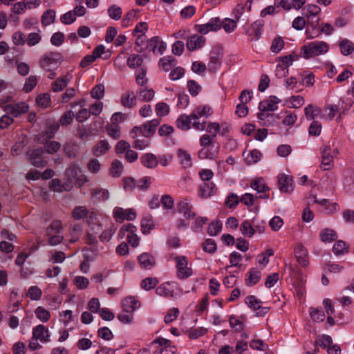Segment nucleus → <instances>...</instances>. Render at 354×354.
Segmentation results:
<instances>
[{
    "instance_id": "f257e3e1",
    "label": "nucleus",
    "mask_w": 354,
    "mask_h": 354,
    "mask_svg": "<svg viewBox=\"0 0 354 354\" xmlns=\"http://www.w3.org/2000/svg\"><path fill=\"white\" fill-rule=\"evenodd\" d=\"M329 45L323 41H315L304 45L301 48V53L305 59H310L314 56H318L327 53Z\"/></svg>"
},
{
    "instance_id": "f03ea898",
    "label": "nucleus",
    "mask_w": 354,
    "mask_h": 354,
    "mask_svg": "<svg viewBox=\"0 0 354 354\" xmlns=\"http://www.w3.org/2000/svg\"><path fill=\"white\" fill-rule=\"evenodd\" d=\"M62 62V56L57 52L46 53L39 61L40 66L47 71H53L57 68Z\"/></svg>"
},
{
    "instance_id": "7ed1b4c3",
    "label": "nucleus",
    "mask_w": 354,
    "mask_h": 354,
    "mask_svg": "<svg viewBox=\"0 0 354 354\" xmlns=\"http://www.w3.org/2000/svg\"><path fill=\"white\" fill-rule=\"evenodd\" d=\"M44 150L42 147L29 149L26 156L31 165L35 167L42 168L46 166L47 161L44 158Z\"/></svg>"
},
{
    "instance_id": "20e7f679",
    "label": "nucleus",
    "mask_w": 354,
    "mask_h": 354,
    "mask_svg": "<svg viewBox=\"0 0 354 354\" xmlns=\"http://www.w3.org/2000/svg\"><path fill=\"white\" fill-rule=\"evenodd\" d=\"M176 263V276L180 279H185L193 274L192 268L188 267V260L185 256H177L174 258Z\"/></svg>"
},
{
    "instance_id": "39448f33",
    "label": "nucleus",
    "mask_w": 354,
    "mask_h": 354,
    "mask_svg": "<svg viewBox=\"0 0 354 354\" xmlns=\"http://www.w3.org/2000/svg\"><path fill=\"white\" fill-rule=\"evenodd\" d=\"M223 55L222 47L216 46L212 48L209 53V62L208 64L209 72H215L217 68L221 65Z\"/></svg>"
},
{
    "instance_id": "423d86ee",
    "label": "nucleus",
    "mask_w": 354,
    "mask_h": 354,
    "mask_svg": "<svg viewBox=\"0 0 354 354\" xmlns=\"http://www.w3.org/2000/svg\"><path fill=\"white\" fill-rule=\"evenodd\" d=\"M222 22L219 17H212L205 24L196 25V30L201 34L206 35L209 32L217 31L221 28Z\"/></svg>"
},
{
    "instance_id": "0eeeda50",
    "label": "nucleus",
    "mask_w": 354,
    "mask_h": 354,
    "mask_svg": "<svg viewBox=\"0 0 354 354\" xmlns=\"http://www.w3.org/2000/svg\"><path fill=\"white\" fill-rule=\"evenodd\" d=\"M3 110L15 118H18L29 110V106L24 102H19L15 104H8L3 106Z\"/></svg>"
},
{
    "instance_id": "6e6552de",
    "label": "nucleus",
    "mask_w": 354,
    "mask_h": 354,
    "mask_svg": "<svg viewBox=\"0 0 354 354\" xmlns=\"http://www.w3.org/2000/svg\"><path fill=\"white\" fill-rule=\"evenodd\" d=\"M331 149L330 146H323L320 149L321 165L320 168L324 171L329 170L333 165V156L330 154Z\"/></svg>"
},
{
    "instance_id": "1a4fd4ad",
    "label": "nucleus",
    "mask_w": 354,
    "mask_h": 354,
    "mask_svg": "<svg viewBox=\"0 0 354 354\" xmlns=\"http://www.w3.org/2000/svg\"><path fill=\"white\" fill-rule=\"evenodd\" d=\"M192 209L193 205L187 198H183L177 203V211L183 214L186 219H193L196 216Z\"/></svg>"
},
{
    "instance_id": "9d476101",
    "label": "nucleus",
    "mask_w": 354,
    "mask_h": 354,
    "mask_svg": "<svg viewBox=\"0 0 354 354\" xmlns=\"http://www.w3.org/2000/svg\"><path fill=\"white\" fill-rule=\"evenodd\" d=\"M278 184L282 193H291L294 189L293 178L285 174L279 176Z\"/></svg>"
},
{
    "instance_id": "9b49d317",
    "label": "nucleus",
    "mask_w": 354,
    "mask_h": 354,
    "mask_svg": "<svg viewBox=\"0 0 354 354\" xmlns=\"http://www.w3.org/2000/svg\"><path fill=\"white\" fill-rule=\"evenodd\" d=\"M167 44L165 41H162L158 36L153 37L148 41L146 46V48H149L154 54L157 52L162 55L166 50Z\"/></svg>"
},
{
    "instance_id": "f8f14e48",
    "label": "nucleus",
    "mask_w": 354,
    "mask_h": 354,
    "mask_svg": "<svg viewBox=\"0 0 354 354\" xmlns=\"http://www.w3.org/2000/svg\"><path fill=\"white\" fill-rule=\"evenodd\" d=\"M217 188L213 182H204L198 186V196L202 198H208L216 193Z\"/></svg>"
},
{
    "instance_id": "ddd939ff",
    "label": "nucleus",
    "mask_w": 354,
    "mask_h": 354,
    "mask_svg": "<svg viewBox=\"0 0 354 354\" xmlns=\"http://www.w3.org/2000/svg\"><path fill=\"white\" fill-rule=\"evenodd\" d=\"M205 38L202 35H193L187 38V48L190 51H194L202 48L205 43Z\"/></svg>"
},
{
    "instance_id": "4468645a",
    "label": "nucleus",
    "mask_w": 354,
    "mask_h": 354,
    "mask_svg": "<svg viewBox=\"0 0 354 354\" xmlns=\"http://www.w3.org/2000/svg\"><path fill=\"white\" fill-rule=\"evenodd\" d=\"M250 187L253 189L256 190L257 193L262 194L259 196H256V198L263 199H267L269 198L270 188L264 183L262 182L261 179L259 178L253 180L250 184Z\"/></svg>"
},
{
    "instance_id": "2eb2a0df",
    "label": "nucleus",
    "mask_w": 354,
    "mask_h": 354,
    "mask_svg": "<svg viewBox=\"0 0 354 354\" xmlns=\"http://www.w3.org/2000/svg\"><path fill=\"white\" fill-rule=\"evenodd\" d=\"M280 100L274 95L270 96L267 100L262 101L259 104V109L262 111H273L277 109V104L279 103Z\"/></svg>"
},
{
    "instance_id": "dca6fc26",
    "label": "nucleus",
    "mask_w": 354,
    "mask_h": 354,
    "mask_svg": "<svg viewBox=\"0 0 354 354\" xmlns=\"http://www.w3.org/2000/svg\"><path fill=\"white\" fill-rule=\"evenodd\" d=\"M219 152V145H217L215 146L212 145L209 148H203L201 149L198 153V157L200 159H215Z\"/></svg>"
},
{
    "instance_id": "f3484780",
    "label": "nucleus",
    "mask_w": 354,
    "mask_h": 354,
    "mask_svg": "<svg viewBox=\"0 0 354 354\" xmlns=\"http://www.w3.org/2000/svg\"><path fill=\"white\" fill-rule=\"evenodd\" d=\"M32 339H39L41 342H49L48 329L42 324H39L32 329Z\"/></svg>"
},
{
    "instance_id": "a211bd4d",
    "label": "nucleus",
    "mask_w": 354,
    "mask_h": 354,
    "mask_svg": "<svg viewBox=\"0 0 354 354\" xmlns=\"http://www.w3.org/2000/svg\"><path fill=\"white\" fill-rule=\"evenodd\" d=\"M295 256L297 262L302 266H306L308 264V254L306 248L299 244L295 248Z\"/></svg>"
},
{
    "instance_id": "6ab92c4d",
    "label": "nucleus",
    "mask_w": 354,
    "mask_h": 354,
    "mask_svg": "<svg viewBox=\"0 0 354 354\" xmlns=\"http://www.w3.org/2000/svg\"><path fill=\"white\" fill-rule=\"evenodd\" d=\"M140 305L139 301L132 296L124 298L122 301L123 311L127 313H132Z\"/></svg>"
},
{
    "instance_id": "aec40b11",
    "label": "nucleus",
    "mask_w": 354,
    "mask_h": 354,
    "mask_svg": "<svg viewBox=\"0 0 354 354\" xmlns=\"http://www.w3.org/2000/svg\"><path fill=\"white\" fill-rule=\"evenodd\" d=\"M160 119H153L147 122L143 127L142 136L147 138H151L155 133L157 127L160 124Z\"/></svg>"
},
{
    "instance_id": "412c9836",
    "label": "nucleus",
    "mask_w": 354,
    "mask_h": 354,
    "mask_svg": "<svg viewBox=\"0 0 354 354\" xmlns=\"http://www.w3.org/2000/svg\"><path fill=\"white\" fill-rule=\"evenodd\" d=\"M142 165L147 168L153 169L158 165V157L152 153H147L140 157Z\"/></svg>"
},
{
    "instance_id": "4be33fe9",
    "label": "nucleus",
    "mask_w": 354,
    "mask_h": 354,
    "mask_svg": "<svg viewBox=\"0 0 354 354\" xmlns=\"http://www.w3.org/2000/svg\"><path fill=\"white\" fill-rule=\"evenodd\" d=\"M72 78V75L67 74L62 77L57 78L52 84V91L54 92H59L65 88Z\"/></svg>"
},
{
    "instance_id": "5701e85b",
    "label": "nucleus",
    "mask_w": 354,
    "mask_h": 354,
    "mask_svg": "<svg viewBox=\"0 0 354 354\" xmlns=\"http://www.w3.org/2000/svg\"><path fill=\"white\" fill-rule=\"evenodd\" d=\"M264 26V21L263 19L256 20L252 25L251 29L247 30L249 35H253L256 40H258L262 34L263 27Z\"/></svg>"
},
{
    "instance_id": "b1692460",
    "label": "nucleus",
    "mask_w": 354,
    "mask_h": 354,
    "mask_svg": "<svg viewBox=\"0 0 354 354\" xmlns=\"http://www.w3.org/2000/svg\"><path fill=\"white\" fill-rule=\"evenodd\" d=\"M138 261L143 268L151 269L156 263L155 258L147 252L142 253L138 257Z\"/></svg>"
},
{
    "instance_id": "393cba45",
    "label": "nucleus",
    "mask_w": 354,
    "mask_h": 354,
    "mask_svg": "<svg viewBox=\"0 0 354 354\" xmlns=\"http://www.w3.org/2000/svg\"><path fill=\"white\" fill-rule=\"evenodd\" d=\"M121 103L126 108H133L136 104V96L131 92L124 93L121 96Z\"/></svg>"
},
{
    "instance_id": "a878e982",
    "label": "nucleus",
    "mask_w": 354,
    "mask_h": 354,
    "mask_svg": "<svg viewBox=\"0 0 354 354\" xmlns=\"http://www.w3.org/2000/svg\"><path fill=\"white\" fill-rule=\"evenodd\" d=\"M248 277L245 279V285L247 286H253L257 284L261 279V272L257 268H251L248 272Z\"/></svg>"
},
{
    "instance_id": "bb28decb",
    "label": "nucleus",
    "mask_w": 354,
    "mask_h": 354,
    "mask_svg": "<svg viewBox=\"0 0 354 354\" xmlns=\"http://www.w3.org/2000/svg\"><path fill=\"white\" fill-rule=\"evenodd\" d=\"M177 156L180 160V163L183 168H189L192 165L191 155L182 149H178L177 151Z\"/></svg>"
},
{
    "instance_id": "cd10ccee",
    "label": "nucleus",
    "mask_w": 354,
    "mask_h": 354,
    "mask_svg": "<svg viewBox=\"0 0 354 354\" xmlns=\"http://www.w3.org/2000/svg\"><path fill=\"white\" fill-rule=\"evenodd\" d=\"M192 118L189 115L182 114L176 121L177 128L182 131H187L191 128Z\"/></svg>"
},
{
    "instance_id": "c85d7f7f",
    "label": "nucleus",
    "mask_w": 354,
    "mask_h": 354,
    "mask_svg": "<svg viewBox=\"0 0 354 354\" xmlns=\"http://www.w3.org/2000/svg\"><path fill=\"white\" fill-rule=\"evenodd\" d=\"M174 283V282H166L161 284L156 289V293L158 295L164 296L165 297H174V290L169 287Z\"/></svg>"
},
{
    "instance_id": "c756f323",
    "label": "nucleus",
    "mask_w": 354,
    "mask_h": 354,
    "mask_svg": "<svg viewBox=\"0 0 354 354\" xmlns=\"http://www.w3.org/2000/svg\"><path fill=\"white\" fill-rule=\"evenodd\" d=\"M333 344V339L330 335H322L317 337L315 342V351H317V346L322 347L323 348H328Z\"/></svg>"
},
{
    "instance_id": "7c9ffc66",
    "label": "nucleus",
    "mask_w": 354,
    "mask_h": 354,
    "mask_svg": "<svg viewBox=\"0 0 354 354\" xmlns=\"http://www.w3.org/2000/svg\"><path fill=\"white\" fill-rule=\"evenodd\" d=\"M343 55H349L354 51V44L348 39H343L339 43Z\"/></svg>"
},
{
    "instance_id": "2f4dec72",
    "label": "nucleus",
    "mask_w": 354,
    "mask_h": 354,
    "mask_svg": "<svg viewBox=\"0 0 354 354\" xmlns=\"http://www.w3.org/2000/svg\"><path fill=\"white\" fill-rule=\"evenodd\" d=\"M155 92L152 88H140L137 91V96L142 102H150L152 100Z\"/></svg>"
},
{
    "instance_id": "473e14b6",
    "label": "nucleus",
    "mask_w": 354,
    "mask_h": 354,
    "mask_svg": "<svg viewBox=\"0 0 354 354\" xmlns=\"http://www.w3.org/2000/svg\"><path fill=\"white\" fill-rule=\"evenodd\" d=\"M240 231L244 236L247 237H252L256 232L254 227L248 220H245L241 223Z\"/></svg>"
},
{
    "instance_id": "72a5a7b5",
    "label": "nucleus",
    "mask_w": 354,
    "mask_h": 354,
    "mask_svg": "<svg viewBox=\"0 0 354 354\" xmlns=\"http://www.w3.org/2000/svg\"><path fill=\"white\" fill-rule=\"evenodd\" d=\"M110 148L109 144L106 140H100L93 147V153L95 156H100L106 153Z\"/></svg>"
},
{
    "instance_id": "f704fd0d",
    "label": "nucleus",
    "mask_w": 354,
    "mask_h": 354,
    "mask_svg": "<svg viewBox=\"0 0 354 354\" xmlns=\"http://www.w3.org/2000/svg\"><path fill=\"white\" fill-rule=\"evenodd\" d=\"M319 19L317 18L315 21H308L306 26V34L308 37L314 38L319 35V31L317 29Z\"/></svg>"
},
{
    "instance_id": "c9c22d12",
    "label": "nucleus",
    "mask_w": 354,
    "mask_h": 354,
    "mask_svg": "<svg viewBox=\"0 0 354 354\" xmlns=\"http://www.w3.org/2000/svg\"><path fill=\"white\" fill-rule=\"evenodd\" d=\"M56 12L54 10H47L41 15V22L44 26H47L55 21Z\"/></svg>"
},
{
    "instance_id": "e433bc0d",
    "label": "nucleus",
    "mask_w": 354,
    "mask_h": 354,
    "mask_svg": "<svg viewBox=\"0 0 354 354\" xmlns=\"http://www.w3.org/2000/svg\"><path fill=\"white\" fill-rule=\"evenodd\" d=\"M319 236L323 242H332L337 238V235L335 230L329 228H326L322 230Z\"/></svg>"
},
{
    "instance_id": "4c0bfd02",
    "label": "nucleus",
    "mask_w": 354,
    "mask_h": 354,
    "mask_svg": "<svg viewBox=\"0 0 354 354\" xmlns=\"http://www.w3.org/2000/svg\"><path fill=\"white\" fill-rule=\"evenodd\" d=\"M155 228V223L151 217H145L141 221V231L144 234H149Z\"/></svg>"
},
{
    "instance_id": "58836bf2",
    "label": "nucleus",
    "mask_w": 354,
    "mask_h": 354,
    "mask_svg": "<svg viewBox=\"0 0 354 354\" xmlns=\"http://www.w3.org/2000/svg\"><path fill=\"white\" fill-rule=\"evenodd\" d=\"M44 143V150L48 154H53L58 151L61 147V144L57 141H45Z\"/></svg>"
},
{
    "instance_id": "ea45409f",
    "label": "nucleus",
    "mask_w": 354,
    "mask_h": 354,
    "mask_svg": "<svg viewBox=\"0 0 354 354\" xmlns=\"http://www.w3.org/2000/svg\"><path fill=\"white\" fill-rule=\"evenodd\" d=\"M153 344H158L160 348H163L165 349L169 350L171 354H173L176 351V348L174 346H171V341L163 338V337H158L152 342Z\"/></svg>"
},
{
    "instance_id": "a19ab883",
    "label": "nucleus",
    "mask_w": 354,
    "mask_h": 354,
    "mask_svg": "<svg viewBox=\"0 0 354 354\" xmlns=\"http://www.w3.org/2000/svg\"><path fill=\"white\" fill-rule=\"evenodd\" d=\"M176 64V59L171 56L164 57L159 60V66L165 71H168Z\"/></svg>"
},
{
    "instance_id": "79ce46f5",
    "label": "nucleus",
    "mask_w": 354,
    "mask_h": 354,
    "mask_svg": "<svg viewBox=\"0 0 354 354\" xmlns=\"http://www.w3.org/2000/svg\"><path fill=\"white\" fill-rule=\"evenodd\" d=\"M123 165L119 160H114L111 166L110 173L113 177H120L122 173Z\"/></svg>"
},
{
    "instance_id": "37998d69",
    "label": "nucleus",
    "mask_w": 354,
    "mask_h": 354,
    "mask_svg": "<svg viewBox=\"0 0 354 354\" xmlns=\"http://www.w3.org/2000/svg\"><path fill=\"white\" fill-rule=\"evenodd\" d=\"M91 196L98 201H106L109 198V193L107 189L95 188L91 191Z\"/></svg>"
},
{
    "instance_id": "c03bdc74",
    "label": "nucleus",
    "mask_w": 354,
    "mask_h": 354,
    "mask_svg": "<svg viewBox=\"0 0 354 354\" xmlns=\"http://www.w3.org/2000/svg\"><path fill=\"white\" fill-rule=\"evenodd\" d=\"M36 103L38 106L45 109L50 105V97L47 93L39 94L36 97Z\"/></svg>"
},
{
    "instance_id": "a18cd8bd",
    "label": "nucleus",
    "mask_w": 354,
    "mask_h": 354,
    "mask_svg": "<svg viewBox=\"0 0 354 354\" xmlns=\"http://www.w3.org/2000/svg\"><path fill=\"white\" fill-rule=\"evenodd\" d=\"M158 283V280L155 277H147L142 280L140 286L145 290L154 288Z\"/></svg>"
},
{
    "instance_id": "49530a36",
    "label": "nucleus",
    "mask_w": 354,
    "mask_h": 354,
    "mask_svg": "<svg viewBox=\"0 0 354 354\" xmlns=\"http://www.w3.org/2000/svg\"><path fill=\"white\" fill-rule=\"evenodd\" d=\"M107 13L110 18L114 20H118L122 17V8L117 5H111L107 10Z\"/></svg>"
},
{
    "instance_id": "de8ad7c7",
    "label": "nucleus",
    "mask_w": 354,
    "mask_h": 354,
    "mask_svg": "<svg viewBox=\"0 0 354 354\" xmlns=\"http://www.w3.org/2000/svg\"><path fill=\"white\" fill-rule=\"evenodd\" d=\"M59 127L58 126H50L48 127L45 131H43L40 136L41 138V142H44L55 136L56 131H57Z\"/></svg>"
},
{
    "instance_id": "09e8293b",
    "label": "nucleus",
    "mask_w": 354,
    "mask_h": 354,
    "mask_svg": "<svg viewBox=\"0 0 354 354\" xmlns=\"http://www.w3.org/2000/svg\"><path fill=\"white\" fill-rule=\"evenodd\" d=\"M194 113L197 115L198 117H206L211 115L212 113V108L208 105H204L203 106H196L192 111Z\"/></svg>"
},
{
    "instance_id": "8fccbe9b",
    "label": "nucleus",
    "mask_w": 354,
    "mask_h": 354,
    "mask_svg": "<svg viewBox=\"0 0 354 354\" xmlns=\"http://www.w3.org/2000/svg\"><path fill=\"white\" fill-rule=\"evenodd\" d=\"M35 315L42 322H46L50 317V313L42 306H38L35 311Z\"/></svg>"
},
{
    "instance_id": "3c124183",
    "label": "nucleus",
    "mask_w": 354,
    "mask_h": 354,
    "mask_svg": "<svg viewBox=\"0 0 354 354\" xmlns=\"http://www.w3.org/2000/svg\"><path fill=\"white\" fill-rule=\"evenodd\" d=\"M142 62L143 59L142 56L135 54L131 55L127 59V65L129 68H131L140 66Z\"/></svg>"
},
{
    "instance_id": "603ef678",
    "label": "nucleus",
    "mask_w": 354,
    "mask_h": 354,
    "mask_svg": "<svg viewBox=\"0 0 354 354\" xmlns=\"http://www.w3.org/2000/svg\"><path fill=\"white\" fill-rule=\"evenodd\" d=\"M88 213V209L84 206H76L73 212L72 216L75 220L85 218Z\"/></svg>"
},
{
    "instance_id": "864d4df0",
    "label": "nucleus",
    "mask_w": 354,
    "mask_h": 354,
    "mask_svg": "<svg viewBox=\"0 0 354 354\" xmlns=\"http://www.w3.org/2000/svg\"><path fill=\"white\" fill-rule=\"evenodd\" d=\"M203 250L209 254H214L216 250V243L212 239H207L202 244Z\"/></svg>"
},
{
    "instance_id": "5fc2aeb1",
    "label": "nucleus",
    "mask_w": 354,
    "mask_h": 354,
    "mask_svg": "<svg viewBox=\"0 0 354 354\" xmlns=\"http://www.w3.org/2000/svg\"><path fill=\"white\" fill-rule=\"evenodd\" d=\"M333 252L336 255H341L348 252V248L346 247V243L343 241H337L333 247Z\"/></svg>"
},
{
    "instance_id": "6e6d98bb",
    "label": "nucleus",
    "mask_w": 354,
    "mask_h": 354,
    "mask_svg": "<svg viewBox=\"0 0 354 354\" xmlns=\"http://www.w3.org/2000/svg\"><path fill=\"white\" fill-rule=\"evenodd\" d=\"M190 117L192 118V126L196 130L203 131L205 129L206 122L203 121L202 122H199V118L197 115L194 113L193 112L190 114Z\"/></svg>"
},
{
    "instance_id": "4d7b16f0",
    "label": "nucleus",
    "mask_w": 354,
    "mask_h": 354,
    "mask_svg": "<svg viewBox=\"0 0 354 354\" xmlns=\"http://www.w3.org/2000/svg\"><path fill=\"white\" fill-rule=\"evenodd\" d=\"M230 325L232 328H234L236 331L241 332L244 328V324L243 321L237 319L235 315H232L229 317Z\"/></svg>"
},
{
    "instance_id": "13d9d810",
    "label": "nucleus",
    "mask_w": 354,
    "mask_h": 354,
    "mask_svg": "<svg viewBox=\"0 0 354 354\" xmlns=\"http://www.w3.org/2000/svg\"><path fill=\"white\" fill-rule=\"evenodd\" d=\"M137 11L134 9L129 10L124 17L122 24L124 27L131 26L136 17Z\"/></svg>"
},
{
    "instance_id": "bf43d9fd",
    "label": "nucleus",
    "mask_w": 354,
    "mask_h": 354,
    "mask_svg": "<svg viewBox=\"0 0 354 354\" xmlns=\"http://www.w3.org/2000/svg\"><path fill=\"white\" fill-rule=\"evenodd\" d=\"M104 86L102 84L95 86L91 91V95L94 99L100 100L104 97Z\"/></svg>"
},
{
    "instance_id": "052dcab7",
    "label": "nucleus",
    "mask_w": 354,
    "mask_h": 354,
    "mask_svg": "<svg viewBox=\"0 0 354 354\" xmlns=\"http://www.w3.org/2000/svg\"><path fill=\"white\" fill-rule=\"evenodd\" d=\"M222 22L221 27L223 28L225 32H232L236 27L237 21L230 18H225Z\"/></svg>"
},
{
    "instance_id": "680f3d73",
    "label": "nucleus",
    "mask_w": 354,
    "mask_h": 354,
    "mask_svg": "<svg viewBox=\"0 0 354 354\" xmlns=\"http://www.w3.org/2000/svg\"><path fill=\"white\" fill-rule=\"evenodd\" d=\"M322 131V124L319 122L313 120L309 126L308 133L312 136H318Z\"/></svg>"
},
{
    "instance_id": "e2e57ef3",
    "label": "nucleus",
    "mask_w": 354,
    "mask_h": 354,
    "mask_svg": "<svg viewBox=\"0 0 354 354\" xmlns=\"http://www.w3.org/2000/svg\"><path fill=\"white\" fill-rule=\"evenodd\" d=\"M37 84V79L35 75H30L26 81L24 91L25 93H29L32 91Z\"/></svg>"
},
{
    "instance_id": "0e129e2a",
    "label": "nucleus",
    "mask_w": 354,
    "mask_h": 354,
    "mask_svg": "<svg viewBox=\"0 0 354 354\" xmlns=\"http://www.w3.org/2000/svg\"><path fill=\"white\" fill-rule=\"evenodd\" d=\"M155 110L157 115L164 117L169 113V106L165 102H158L156 105Z\"/></svg>"
},
{
    "instance_id": "69168bd1",
    "label": "nucleus",
    "mask_w": 354,
    "mask_h": 354,
    "mask_svg": "<svg viewBox=\"0 0 354 354\" xmlns=\"http://www.w3.org/2000/svg\"><path fill=\"white\" fill-rule=\"evenodd\" d=\"M187 88L190 95L192 96H196L202 88L201 85L193 80L187 82Z\"/></svg>"
},
{
    "instance_id": "338daca9",
    "label": "nucleus",
    "mask_w": 354,
    "mask_h": 354,
    "mask_svg": "<svg viewBox=\"0 0 354 354\" xmlns=\"http://www.w3.org/2000/svg\"><path fill=\"white\" fill-rule=\"evenodd\" d=\"M147 68L142 67L140 70L136 73V83L140 86H143L147 82V78L146 77Z\"/></svg>"
},
{
    "instance_id": "774afa93",
    "label": "nucleus",
    "mask_w": 354,
    "mask_h": 354,
    "mask_svg": "<svg viewBox=\"0 0 354 354\" xmlns=\"http://www.w3.org/2000/svg\"><path fill=\"white\" fill-rule=\"evenodd\" d=\"M222 230V223L221 221L212 222L209 225L207 233L210 236L217 235Z\"/></svg>"
}]
</instances>
